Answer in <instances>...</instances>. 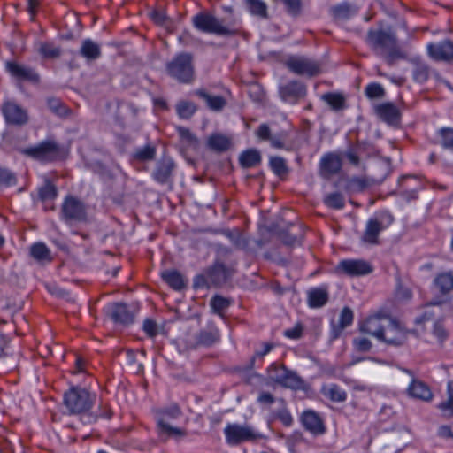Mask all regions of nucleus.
I'll use <instances>...</instances> for the list:
<instances>
[{"mask_svg": "<svg viewBox=\"0 0 453 453\" xmlns=\"http://www.w3.org/2000/svg\"><path fill=\"white\" fill-rule=\"evenodd\" d=\"M360 331L392 345H401L407 338L406 332L398 323L381 313L370 316L361 322Z\"/></svg>", "mask_w": 453, "mask_h": 453, "instance_id": "f257e3e1", "label": "nucleus"}, {"mask_svg": "<svg viewBox=\"0 0 453 453\" xmlns=\"http://www.w3.org/2000/svg\"><path fill=\"white\" fill-rule=\"evenodd\" d=\"M367 43L376 55L385 58L390 65L395 60L404 58L398 46L395 34L390 30H369Z\"/></svg>", "mask_w": 453, "mask_h": 453, "instance_id": "f03ea898", "label": "nucleus"}, {"mask_svg": "<svg viewBox=\"0 0 453 453\" xmlns=\"http://www.w3.org/2000/svg\"><path fill=\"white\" fill-rule=\"evenodd\" d=\"M96 396L88 389L73 387L64 395V404L71 414H81L90 410Z\"/></svg>", "mask_w": 453, "mask_h": 453, "instance_id": "7ed1b4c3", "label": "nucleus"}, {"mask_svg": "<svg viewBox=\"0 0 453 453\" xmlns=\"http://www.w3.org/2000/svg\"><path fill=\"white\" fill-rule=\"evenodd\" d=\"M166 70L170 76L181 83L192 82L195 79L193 56L187 52L176 55L167 63Z\"/></svg>", "mask_w": 453, "mask_h": 453, "instance_id": "20e7f679", "label": "nucleus"}, {"mask_svg": "<svg viewBox=\"0 0 453 453\" xmlns=\"http://www.w3.org/2000/svg\"><path fill=\"white\" fill-rule=\"evenodd\" d=\"M193 24L196 28L204 33L230 35L235 32L231 26L225 24L223 20L207 12L195 15L193 17Z\"/></svg>", "mask_w": 453, "mask_h": 453, "instance_id": "39448f33", "label": "nucleus"}, {"mask_svg": "<svg viewBox=\"0 0 453 453\" xmlns=\"http://www.w3.org/2000/svg\"><path fill=\"white\" fill-rule=\"evenodd\" d=\"M226 441L230 445H238L261 438L259 433L248 424L228 423L224 428Z\"/></svg>", "mask_w": 453, "mask_h": 453, "instance_id": "423d86ee", "label": "nucleus"}, {"mask_svg": "<svg viewBox=\"0 0 453 453\" xmlns=\"http://www.w3.org/2000/svg\"><path fill=\"white\" fill-rule=\"evenodd\" d=\"M267 377L274 383L293 389L301 388L303 383L296 372L288 370L283 365L272 364L267 369Z\"/></svg>", "mask_w": 453, "mask_h": 453, "instance_id": "0eeeda50", "label": "nucleus"}, {"mask_svg": "<svg viewBox=\"0 0 453 453\" xmlns=\"http://www.w3.org/2000/svg\"><path fill=\"white\" fill-rule=\"evenodd\" d=\"M392 221L393 218L387 214H381L369 219L362 235V241L368 244H378L380 233Z\"/></svg>", "mask_w": 453, "mask_h": 453, "instance_id": "6e6552de", "label": "nucleus"}, {"mask_svg": "<svg viewBox=\"0 0 453 453\" xmlns=\"http://www.w3.org/2000/svg\"><path fill=\"white\" fill-rule=\"evenodd\" d=\"M62 217L66 221L84 222L88 219L85 204L74 196L65 197L61 209Z\"/></svg>", "mask_w": 453, "mask_h": 453, "instance_id": "1a4fd4ad", "label": "nucleus"}, {"mask_svg": "<svg viewBox=\"0 0 453 453\" xmlns=\"http://www.w3.org/2000/svg\"><path fill=\"white\" fill-rule=\"evenodd\" d=\"M287 67L296 74L315 76L321 72L320 65L305 57L293 56L287 59Z\"/></svg>", "mask_w": 453, "mask_h": 453, "instance_id": "9d476101", "label": "nucleus"}, {"mask_svg": "<svg viewBox=\"0 0 453 453\" xmlns=\"http://www.w3.org/2000/svg\"><path fill=\"white\" fill-rule=\"evenodd\" d=\"M335 272L349 277H359L371 273L372 266L363 259H344L339 262Z\"/></svg>", "mask_w": 453, "mask_h": 453, "instance_id": "9b49d317", "label": "nucleus"}, {"mask_svg": "<svg viewBox=\"0 0 453 453\" xmlns=\"http://www.w3.org/2000/svg\"><path fill=\"white\" fill-rule=\"evenodd\" d=\"M180 415V410L178 406L173 405L167 409L162 410L159 413L157 425L161 433H165L174 438H180L186 435V432L180 428L173 427L169 424V420L177 418Z\"/></svg>", "mask_w": 453, "mask_h": 453, "instance_id": "f8f14e48", "label": "nucleus"}, {"mask_svg": "<svg viewBox=\"0 0 453 453\" xmlns=\"http://www.w3.org/2000/svg\"><path fill=\"white\" fill-rule=\"evenodd\" d=\"M24 153L38 160L49 161L58 156L59 146L55 141L47 140L37 146L26 149Z\"/></svg>", "mask_w": 453, "mask_h": 453, "instance_id": "ddd939ff", "label": "nucleus"}, {"mask_svg": "<svg viewBox=\"0 0 453 453\" xmlns=\"http://www.w3.org/2000/svg\"><path fill=\"white\" fill-rule=\"evenodd\" d=\"M231 274V270L227 269L223 264L216 263L201 274L198 280H203L207 287L219 286L225 283Z\"/></svg>", "mask_w": 453, "mask_h": 453, "instance_id": "4468645a", "label": "nucleus"}, {"mask_svg": "<svg viewBox=\"0 0 453 453\" xmlns=\"http://www.w3.org/2000/svg\"><path fill=\"white\" fill-rule=\"evenodd\" d=\"M427 52L435 61H451L453 60V42L446 40L438 43H429Z\"/></svg>", "mask_w": 453, "mask_h": 453, "instance_id": "2eb2a0df", "label": "nucleus"}, {"mask_svg": "<svg viewBox=\"0 0 453 453\" xmlns=\"http://www.w3.org/2000/svg\"><path fill=\"white\" fill-rule=\"evenodd\" d=\"M2 112L9 124L23 125L27 121L26 111L14 102H5L2 106Z\"/></svg>", "mask_w": 453, "mask_h": 453, "instance_id": "dca6fc26", "label": "nucleus"}, {"mask_svg": "<svg viewBox=\"0 0 453 453\" xmlns=\"http://www.w3.org/2000/svg\"><path fill=\"white\" fill-rule=\"evenodd\" d=\"M376 114L389 125H397L400 120V111L392 103H383L375 107Z\"/></svg>", "mask_w": 453, "mask_h": 453, "instance_id": "f3484780", "label": "nucleus"}, {"mask_svg": "<svg viewBox=\"0 0 453 453\" xmlns=\"http://www.w3.org/2000/svg\"><path fill=\"white\" fill-rule=\"evenodd\" d=\"M109 315L117 323L127 325L134 321V312L124 303H114L109 307Z\"/></svg>", "mask_w": 453, "mask_h": 453, "instance_id": "a211bd4d", "label": "nucleus"}, {"mask_svg": "<svg viewBox=\"0 0 453 453\" xmlns=\"http://www.w3.org/2000/svg\"><path fill=\"white\" fill-rule=\"evenodd\" d=\"M301 420L303 426L313 434H322L326 430L322 419L313 411H305Z\"/></svg>", "mask_w": 453, "mask_h": 453, "instance_id": "6ab92c4d", "label": "nucleus"}, {"mask_svg": "<svg viewBox=\"0 0 453 453\" xmlns=\"http://www.w3.org/2000/svg\"><path fill=\"white\" fill-rule=\"evenodd\" d=\"M8 72L19 80L38 81V74L30 67L19 65L15 62H8L6 64Z\"/></svg>", "mask_w": 453, "mask_h": 453, "instance_id": "aec40b11", "label": "nucleus"}, {"mask_svg": "<svg viewBox=\"0 0 453 453\" xmlns=\"http://www.w3.org/2000/svg\"><path fill=\"white\" fill-rule=\"evenodd\" d=\"M342 168V160L338 155L327 154L324 156L320 162L321 174L325 178H328L337 173Z\"/></svg>", "mask_w": 453, "mask_h": 453, "instance_id": "412c9836", "label": "nucleus"}, {"mask_svg": "<svg viewBox=\"0 0 453 453\" xmlns=\"http://www.w3.org/2000/svg\"><path fill=\"white\" fill-rule=\"evenodd\" d=\"M408 394L413 398L429 402L433 399V393L430 388L424 382L413 380L408 388Z\"/></svg>", "mask_w": 453, "mask_h": 453, "instance_id": "4be33fe9", "label": "nucleus"}, {"mask_svg": "<svg viewBox=\"0 0 453 453\" xmlns=\"http://www.w3.org/2000/svg\"><path fill=\"white\" fill-rule=\"evenodd\" d=\"M280 94L284 101H292L305 94L304 86L298 81H291L280 87Z\"/></svg>", "mask_w": 453, "mask_h": 453, "instance_id": "5701e85b", "label": "nucleus"}, {"mask_svg": "<svg viewBox=\"0 0 453 453\" xmlns=\"http://www.w3.org/2000/svg\"><path fill=\"white\" fill-rule=\"evenodd\" d=\"M232 144L231 137L220 133H215L207 140L208 147L215 151L222 152L227 150Z\"/></svg>", "mask_w": 453, "mask_h": 453, "instance_id": "b1692460", "label": "nucleus"}, {"mask_svg": "<svg viewBox=\"0 0 453 453\" xmlns=\"http://www.w3.org/2000/svg\"><path fill=\"white\" fill-rule=\"evenodd\" d=\"M30 256L39 264H48L52 261L50 250L42 242H36L30 248Z\"/></svg>", "mask_w": 453, "mask_h": 453, "instance_id": "393cba45", "label": "nucleus"}, {"mask_svg": "<svg viewBox=\"0 0 453 453\" xmlns=\"http://www.w3.org/2000/svg\"><path fill=\"white\" fill-rule=\"evenodd\" d=\"M357 12V9L347 2L334 5L330 8L331 15L334 19L338 20L348 19L356 15Z\"/></svg>", "mask_w": 453, "mask_h": 453, "instance_id": "a878e982", "label": "nucleus"}, {"mask_svg": "<svg viewBox=\"0 0 453 453\" xmlns=\"http://www.w3.org/2000/svg\"><path fill=\"white\" fill-rule=\"evenodd\" d=\"M195 94L203 99L209 109L214 111H221L226 104V99L221 96H211L204 89H198Z\"/></svg>", "mask_w": 453, "mask_h": 453, "instance_id": "bb28decb", "label": "nucleus"}, {"mask_svg": "<svg viewBox=\"0 0 453 453\" xmlns=\"http://www.w3.org/2000/svg\"><path fill=\"white\" fill-rule=\"evenodd\" d=\"M173 168L174 164L173 160L169 157H164L157 163V168L154 173V178L158 182L164 183L170 177Z\"/></svg>", "mask_w": 453, "mask_h": 453, "instance_id": "cd10ccee", "label": "nucleus"}, {"mask_svg": "<svg viewBox=\"0 0 453 453\" xmlns=\"http://www.w3.org/2000/svg\"><path fill=\"white\" fill-rule=\"evenodd\" d=\"M328 301V293L324 288H314L308 292V303L312 308L324 306Z\"/></svg>", "mask_w": 453, "mask_h": 453, "instance_id": "c85d7f7f", "label": "nucleus"}, {"mask_svg": "<svg viewBox=\"0 0 453 453\" xmlns=\"http://www.w3.org/2000/svg\"><path fill=\"white\" fill-rule=\"evenodd\" d=\"M280 237L285 244L293 246L300 242L303 233L299 226L292 224L288 230L280 234Z\"/></svg>", "mask_w": 453, "mask_h": 453, "instance_id": "c756f323", "label": "nucleus"}, {"mask_svg": "<svg viewBox=\"0 0 453 453\" xmlns=\"http://www.w3.org/2000/svg\"><path fill=\"white\" fill-rule=\"evenodd\" d=\"M434 286L441 294L453 290V274L451 272L439 273L434 280Z\"/></svg>", "mask_w": 453, "mask_h": 453, "instance_id": "7c9ffc66", "label": "nucleus"}, {"mask_svg": "<svg viewBox=\"0 0 453 453\" xmlns=\"http://www.w3.org/2000/svg\"><path fill=\"white\" fill-rule=\"evenodd\" d=\"M80 53L88 60H95L101 56L100 46L90 39L84 40Z\"/></svg>", "mask_w": 453, "mask_h": 453, "instance_id": "2f4dec72", "label": "nucleus"}, {"mask_svg": "<svg viewBox=\"0 0 453 453\" xmlns=\"http://www.w3.org/2000/svg\"><path fill=\"white\" fill-rule=\"evenodd\" d=\"M323 395L333 402H343L347 398L346 392L338 385L330 384L322 388Z\"/></svg>", "mask_w": 453, "mask_h": 453, "instance_id": "473e14b6", "label": "nucleus"}, {"mask_svg": "<svg viewBox=\"0 0 453 453\" xmlns=\"http://www.w3.org/2000/svg\"><path fill=\"white\" fill-rule=\"evenodd\" d=\"M374 183L373 180L365 176L352 177L348 180L347 188L350 192H360Z\"/></svg>", "mask_w": 453, "mask_h": 453, "instance_id": "72a5a7b5", "label": "nucleus"}, {"mask_svg": "<svg viewBox=\"0 0 453 453\" xmlns=\"http://www.w3.org/2000/svg\"><path fill=\"white\" fill-rule=\"evenodd\" d=\"M239 160L243 167L250 168L260 163L261 156L257 150H248L241 154Z\"/></svg>", "mask_w": 453, "mask_h": 453, "instance_id": "f704fd0d", "label": "nucleus"}, {"mask_svg": "<svg viewBox=\"0 0 453 453\" xmlns=\"http://www.w3.org/2000/svg\"><path fill=\"white\" fill-rule=\"evenodd\" d=\"M164 280L175 290H180L185 282L182 275L176 271H166L162 273Z\"/></svg>", "mask_w": 453, "mask_h": 453, "instance_id": "c9c22d12", "label": "nucleus"}, {"mask_svg": "<svg viewBox=\"0 0 453 453\" xmlns=\"http://www.w3.org/2000/svg\"><path fill=\"white\" fill-rule=\"evenodd\" d=\"M58 192L56 187L48 180L38 188L39 199L42 202L55 199Z\"/></svg>", "mask_w": 453, "mask_h": 453, "instance_id": "e433bc0d", "label": "nucleus"}, {"mask_svg": "<svg viewBox=\"0 0 453 453\" xmlns=\"http://www.w3.org/2000/svg\"><path fill=\"white\" fill-rule=\"evenodd\" d=\"M37 51L45 58H56L60 55V49L50 42H40Z\"/></svg>", "mask_w": 453, "mask_h": 453, "instance_id": "4c0bfd02", "label": "nucleus"}, {"mask_svg": "<svg viewBox=\"0 0 453 453\" xmlns=\"http://www.w3.org/2000/svg\"><path fill=\"white\" fill-rule=\"evenodd\" d=\"M430 75L428 65L422 62H417L413 69V79L418 83L426 82Z\"/></svg>", "mask_w": 453, "mask_h": 453, "instance_id": "58836bf2", "label": "nucleus"}, {"mask_svg": "<svg viewBox=\"0 0 453 453\" xmlns=\"http://www.w3.org/2000/svg\"><path fill=\"white\" fill-rule=\"evenodd\" d=\"M178 115L181 119H189L196 111L194 103L188 101H180L176 104Z\"/></svg>", "mask_w": 453, "mask_h": 453, "instance_id": "ea45409f", "label": "nucleus"}, {"mask_svg": "<svg viewBox=\"0 0 453 453\" xmlns=\"http://www.w3.org/2000/svg\"><path fill=\"white\" fill-rule=\"evenodd\" d=\"M353 319L354 315L351 309L349 307H344L340 313L339 330L337 332L334 330V336L336 337L339 334L340 331L350 326L353 322Z\"/></svg>", "mask_w": 453, "mask_h": 453, "instance_id": "a19ab883", "label": "nucleus"}, {"mask_svg": "<svg viewBox=\"0 0 453 453\" xmlns=\"http://www.w3.org/2000/svg\"><path fill=\"white\" fill-rule=\"evenodd\" d=\"M324 203L326 206L337 210L342 209L345 204L342 195L338 192H334L326 196Z\"/></svg>", "mask_w": 453, "mask_h": 453, "instance_id": "79ce46f5", "label": "nucleus"}, {"mask_svg": "<svg viewBox=\"0 0 453 453\" xmlns=\"http://www.w3.org/2000/svg\"><path fill=\"white\" fill-rule=\"evenodd\" d=\"M323 99L333 110L338 111L344 108L345 99L340 94L328 93L323 96Z\"/></svg>", "mask_w": 453, "mask_h": 453, "instance_id": "37998d69", "label": "nucleus"}, {"mask_svg": "<svg viewBox=\"0 0 453 453\" xmlns=\"http://www.w3.org/2000/svg\"><path fill=\"white\" fill-rule=\"evenodd\" d=\"M210 305L215 313L221 314L230 305V301L221 296H215L211 298Z\"/></svg>", "mask_w": 453, "mask_h": 453, "instance_id": "c03bdc74", "label": "nucleus"}, {"mask_svg": "<svg viewBox=\"0 0 453 453\" xmlns=\"http://www.w3.org/2000/svg\"><path fill=\"white\" fill-rule=\"evenodd\" d=\"M250 12L260 17L266 16V4L261 0H246Z\"/></svg>", "mask_w": 453, "mask_h": 453, "instance_id": "a18cd8bd", "label": "nucleus"}, {"mask_svg": "<svg viewBox=\"0 0 453 453\" xmlns=\"http://www.w3.org/2000/svg\"><path fill=\"white\" fill-rule=\"evenodd\" d=\"M441 146L453 152V129L442 128L440 130Z\"/></svg>", "mask_w": 453, "mask_h": 453, "instance_id": "49530a36", "label": "nucleus"}, {"mask_svg": "<svg viewBox=\"0 0 453 453\" xmlns=\"http://www.w3.org/2000/svg\"><path fill=\"white\" fill-rule=\"evenodd\" d=\"M270 165L272 170L278 176L285 175L288 173L286 162L282 157H274L270 160Z\"/></svg>", "mask_w": 453, "mask_h": 453, "instance_id": "de8ad7c7", "label": "nucleus"}, {"mask_svg": "<svg viewBox=\"0 0 453 453\" xmlns=\"http://www.w3.org/2000/svg\"><path fill=\"white\" fill-rule=\"evenodd\" d=\"M437 407L440 410L441 416L443 418H453V398H451V395H448V399L440 403Z\"/></svg>", "mask_w": 453, "mask_h": 453, "instance_id": "09e8293b", "label": "nucleus"}, {"mask_svg": "<svg viewBox=\"0 0 453 453\" xmlns=\"http://www.w3.org/2000/svg\"><path fill=\"white\" fill-rule=\"evenodd\" d=\"M156 155V149L152 146L147 145L143 148L138 149L135 152V158L141 161L151 160Z\"/></svg>", "mask_w": 453, "mask_h": 453, "instance_id": "8fccbe9b", "label": "nucleus"}, {"mask_svg": "<svg viewBox=\"0 0 453 453\" xmlns=\"http://www.w3.org/2000/svg\"><path fill=\"white\" fill-rule=\"evenodd\" d=\"M365 95L369 98H380L384 96L385 90L380 84L371 83L365 88Z\"/></svg>", "mask_w": 453, "mask_h": 453, "instance_id": "3c124183", "label": "nucleus"}, {"mask_svg": "<svg viewBox=\"0 0 453 453\" xmlns=\"http://www.w3.org/2000/svg\"><path fill=\"white\" fill-rule=\"evenodd\" d=\"M16 184V177L10 171L0 167V187H10Z\"/></svg>", "mask_w": 453, "mask_h": 453, "instance_id": "603ef678", "label": "nucleus"}, {"mask_svg": "<svg viewBox=\"0 0 453 453\" xmlns=\"http://www.w3.org/2000/svg\"><path fill=\"white\" fill-rule=\"evenodd\" d=\"M353 343L358 351L365 352L372 348L371 341L364 337L355 338Z\"/></svg>", "mask_w": 453, "mask_h": 453, "instance_id": "864d4df0", "label": "nucleus"}, {"mask_svg": "<svg viewBox=\"0 0 453 453\" xmlns=\"http://www.w3.org/2000/svg\"><path fill=\"white\" fill-rule=\"evenodd\" d=\"M285 4L288 12L292 15H297L300 12L301 2L300 0H282Z\"/></svg>", "mask_w": 453, "mask_h": 453, "instance_id": "5fc2aeb1", "label": "nucleus"}, {"mask_svg": "<svg viewBox=\"0 0 453 453\" xmlns=\"http://www.w3.org/2000/svg\"><path fill=\"white\" fill-rule=\"evenodd\" d=\"M277 417L281 421V423L286 426H290L293 423V418L291 414L285 408H282L281 410L279 411Z\"/></svg>", "mask_w": 453, "mask_h": 453, "instance_id": "6e6d98bb", "label": "nucleus"}, {"mask_svg": "<svg viewBox=\"0 0 453 453\" xmlns=\"http://www.w3.org/2000/svg\"><path fill=\"white\" fill-rule=\"evenodd\" d=\"M433 332L440 342H443L447 337V332L441 322H435L434 324Z\"/></svg>", "mask_w": 453, "mask_h": 453, "instance_id": "4d7b16f0", "label": "nucleus"}, {"mask_svg": "<svg viewBox=\"0 0 453 453\" xmlns=\"http://www.w3.org/2000/svg\"><path fill=\"white\" fill-rule=\"evenodd\" d=\"M48 105L50 107V109L58 114V115H63L65 113V107L62 105L61 102L58 99H50L48 101Z\"/></svg>", "mask_w": 453, "mask_h": 453, "instance_id": "13d9d810", "label": "nucleus"}, {"mask_svg": "<svg viewBox=\"0 0 453 453\" xmlns=\"http://www.w3.org/2000/svg\"><path fill=\"white\" fill-rule=\"evenodd\" d=\"M143 330L150 336H155L157 334V324L151 319H145L143 322Z\"/></svg>", "mask_w": 453, "mask_h": 453, "instance_id": "bf43d9fd", "label": "nucleus"}, {"mask_svg": "<svg viewBox=\"0 0 453 453\" xmlns=\"http://www.w3.org/2000/svg\"><path fill=\"white\" fill-rule=\"evenodd\" d=\"M256 134L261 140H269L271 136V131L269 127L266 124H261L257 130L256 131Z\"/></svg>", "mask_w": 453, "mask_h": 453, "instance_id": "052dcab7", "label": "nucleus"}, {"mask_svg": "<svg viewBox=\"0 0 453 453\" xmlns=\"http://www.w3.org/2000/svg\"><path fill=\"white\" fill-rule=\"evenodd\" d=\"M273 395L269 392H261L257 397V402L264 405H270L274 403Z\"/></svg>", "mask_w": 453, "mask_h": 453, "instance_id": "680f3d73", "label": "nucleus"}, {"mask_svg": "<svg viewBox=\"0 0 453 453\" xmlns=\"http://www.w3.org/2000/svg\"><path fill=\"white\" fill-rule=\"evenodd\" d=\"M344 157L353 165H358L360 163L359 157L354 149H349L347 151H345Z\"/></svg>", "mask_w": 453, "mask_h": 453, "instance_id": "e2e57ef3", "label": "nucleus"}, {"mask_svg": "<svg viewBox=\"0 0 453 453\" xmlns=\"http://www.w3.org/2000/svg\"><path fill=\"white\" fill-rule=\"evenodd\" d=\"M284 334L291 339H298L302 334V327L300 326H296L293 328L287 329L284 332Z\"/></svg>", "mask_w": 453, "mask_h": 453, "instance_id": "0e129e2a", "label": "nucleus"}, {"mask_svg": "<svg viewBox=\"0 0 453 453\" xmlns=\"http://www.w3.org/2000/svg\"><path fill=\"white\" fill-rule=\"evenodd\" d=\"M438 434L442 438H452L453 433L449 426H441L438 430Z\"/></svg>", "mask_w": 453, "mask_h": 453, "instance_id": "69168bd1", "label": "nucleus"}, {"mask_svg": "<svg viewBox=\"0 0 453 453\" xmlns=\"http://www.w3.org/2000/svg\"><path fill=\"white\" fill-rule=\"evenodd\" d=\"M27 12L33 18L37 12L38 0H27Z\"/></svg>", "mask_w": 453, "mask_h": 453, "instance_id": "338daca9", "label": "nucleus"}, {"mask_svg": "<svg viewBox=\"0 0 453 453\" xmlns=\"http://www.w3.org/2000/svg\"><path fill=\"white\" fill-rule=\"evenodd\" d=\"M271 142V145L276 149H280L284 145L283 139L280 136H270V139L268 140Z\"/></svg>", "mask_w": 453, "mask_h": 453, "instance_id": "774afa93", "label": "nucleus"}]
</instances>
